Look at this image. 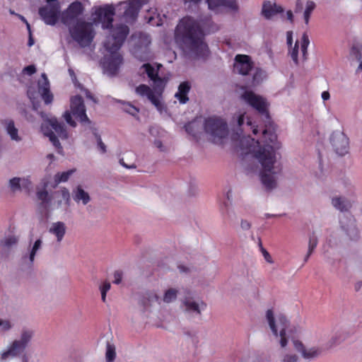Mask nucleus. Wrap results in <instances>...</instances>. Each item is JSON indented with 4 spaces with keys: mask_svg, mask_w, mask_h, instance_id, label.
Wrapping results in <instances>:
<instances>
[{
    "mask_svg": "<svg viewBox=\"0 0 362 362\" xmlns=\"http://www.w3.org/2000/svg\"><path fill=\"white\" fill-rule=\"evenodd\" d=\"M242 99L253 109L264 116L269 127L266 124V128L262 131V142L264 144L260 146L259 141H255L250 136L243 137L240 139V148L245 150V153H252L262 165V170L260 172V179L262 185L267 190H272L276 186V182L274 175V165L276 162V153L274 144L277 136L274 129L272 128L271 118L269 112V104L267 99L261 95L255 94L252 90H245L241 95Z\"/></svg>",
    "mask_w": 362,
    "mask_h": 362,
    "instance_id": "obj_1",
    "label": "nucleus"
},
{
    "mask_svg": "<svg viewBox=\"0 0 362 362\" xmlns=\"http://www.w3.org/2000/svg\"><path fill=\"white\" fill-rule=\"evenodd\" d=\"M204 36L199 23L190 16L182 18L175 31L176 43L183 51L196 57H205L209 54Z\"/></svg>",
    "mask_w": 362,
    "mask_h": 362,
    "instance_id": "obj_2",
    "label": "nucleus"
},
{
    "mask_svg": "<svg viewBox=\"0 0 362 362\" xmlns=\"http://www.w3.org/2000/svg\"><path fill=\"white\" fill-rule=\"evenodd\" d=\"M129 33V27L124 24L117 25L112 30V35L107 37L104 43L105 49L109 52L104 57L102 62L105 72L110 76L117 74L119 66L123 63V57L118 52Z\"/></svg>",
    "mask_w": 362,
    "mask_h": 362,
    "instance_id": "obj_3",
    "label": "nucleus"
},
{
    "mask_svg": "<svg viewBox=\"0 0 362 362\" xmlns=\"http://www.w3.org/2000/svg\"><path fill=\"white\" fill-rule=\"evenodd\" d=\"M70 107L71 112L66 111L64 113V117L67 124L71 127H75L76 126V123L72 119L71 115L83 125H90L91 124V121L86 115L83 99L81 95H76L71 98Z\"/></svg>",
    "mask_w": 362,
    "mask_h": 362,
    "instance_id": "obj_4",
    "label": "nucleus"
},
{
    "mask_svg": "<svg viewBox=\"0 0 362 362\" xmlns=\"http://www.w3.org/2000/svg\"><path fill=\"white\" fill-rule=\"evenodd\" d=\"M204 130L216 144H221V140L226 137L228 133L226 122L216 117H209L205 119Z\"/></svg>",
    "mask_w": 362,
    "mask_h": 362,
    "instance_id": "obj_5",
    "label": "nucleus"
},
{
    "mask_svg": "<svg viewBox=\"0 0 362 362\" xmlns=\"http://www.w3.org/2000/svg\"><path fill=\"white\" fill-rule=\"evenodd\" d=\"M69 33L81 47L88 45L93 39L92 24L84 21H78L69 28Z\"/></svg>",
    "mask_w": 362,
    "mask_h": 362,
    "instance_id": "obj_6",
    "label": "nucleus"
},
{
    "mask_svg": "<svg viewBox=\"0 0 362 362\" xmlns=\"http://www.w3.org/2000/svg\"><path fill=\"white\" fill-rule=\"evenodd\" d=\"M266 317L268 321L270 329L275 337H280V345L282 348L287 345L288 340L286 336V330L288 327L289 322L284 315H279L277 317V325L275 322L274 313L272 309H269L266 313Z\"/></svg>",
    "mask_w": 362,
    "mask_h": 362,
    "instance_id": "obj_7",
    "label": "nucleus"
},
{
    "mask_svg": "<svg viewBox=\"0 0 362 362\" xmlns=\"http://www.w3.org/2000/svg\"><path fill=\"white\" fill-rule=\"evenodd\" d=\"M47 123L52 129H50L47 124H42L41 129L44 135L49 137V141L56 148H62L61 144L52 129L55 131L60 138L66 139L68 136L64 124L62 122H59L56 118L49 119Z\"/></svg>",
    "mask_w": 362,
    "mask_h": 362,
    "instance_id": "obj_8",
    "label": "nucleus"
},
{
    "mask_svg": "<svg viewBox=\"0 0 362 362\" xmlns=\"http://www.w3.org/2000/svg\"><path fill=\"white\" fill-rule=\"evenodd\" d=\"M93 16V23L95 24L101 23L103 29H112L114 16L115 15V8L111 5L100 6L95 9L92 14Z\"/></svg>",
    "mask_w": 362,
    "mask_h": 362,
    "instance_id": "obj_9",
    "label": "nucleus"
},
{
    "mask_svg": "<svg viewBox=\"0 0 362 362\" xmlns=\"http://www.w3.org/2000/svg\"><path fill=\"white\" fill-rule=\"evenodd\" d=\"M38 13L45 24L54 25L61 16L60 5L59 3L47 4L40 7Z\"/></svg>",
    "mask_w": 362,
    "mask_h": 362,
    "instance_id": "obj_10",
    "label": "nucleus"
},
{
    "mask_svg": "<svg viewBox=\"0 0 362 362\" xmlns=\"http://www.w3.org/2000/svg\"><path fill=\"white\" fill-rule=\"evenodd\" d=\"M33 336V333L29 330H24L22 332L20 340H15L8 351L1 354V359L5 360L8 356H16L23 351L26 347Z\"/></svg>",
    "mask_w": 362,
    "mask_h": 362,
    "instance_id": "obj_11",
    "label": "nucleus"
},
{
    "mask_svg": "<svg viewBox=\"0 0 362 362\" xmlns=\"http://www.w3.org/2000/svg\"><path fill=\"white\" fill-rule=\"evenodd\" d=\"M330 142L334 151L339 156H344L349 151V139L343 132L333 133Z\"/></svg>",
    "mask_w": 362,
    "mask_h": 362,
    "instance_id": "obj_12",
    "label": "nucleus"
},
{
    "mask_svg": "<svg viewBox=\"0 0 362 362\" xmlns=\"http://www.w3.org/2000/svg\"><path fill=\"white\" fill-rule=\"evenodd\" d=\"M83 11V4L78 1H74L62 13L61 21L64 25H69L72 21L80 16Z\"/></svg>",
    "mask_w": 362,
    "mask_h": 362,
    "instance_id": "obj_13",
    "label": "nucleus"
},
{
    "mask_svg": "<svg viewBox=\"0 0 362 362\" xmlns=\"http://www.w3.org/2000/svg\"><path fill=\"white\" fill-rule=\"evenodd\" d=\"M254 63L251 57L246 54H237L235 57L234 71L241 75H247L253 69Z\"/></svg>",
    "mask_w": 362,
    "mask_h": 362,
    "instance_id": "obj_14",
    "label": "nucleus"
},
{
    "mask_svg": "<svg viewBox=\"0 0 362 362\" xmlns=\"http://www.w3.org/2000/svg\"><path fill=\"white\" fill-rule=\"evenodd\" d=\"M209 9L216 13H220L223 8H228L230 11H237L238 6L236 0H206Z\"/></svg>",
    "mask_w": 362,
    "mask_h": 362,
    "instance_id": "obj_15",
    "label": "nucleus"
},
{
    "mask_svg": "<svg viewBox=\"0 0 362 362\" xmlns=\"http://www.w3.org/2000/svg\"><path fill=\"white\" fill-rule=\"evenodd\" d=\"M141 7V4L139 0H130L123 14L126 22L129 23L135 21Z\"/></svg>",
    "mask_w": 362,
    "mask_h": 362,
    "instance_id": "obj_16",
    "label": "nucleus"
},
{
    "mask_svg": "<svg viewBox=\"0 0 362 362\" xmlns=\"http://www.w3.org/2000/svg\"><path fill=\"white\" fill-rule=\"evenodd\" d=\"M41 77L43 79V81L42 84L40 82L38 83L39 93H40L45 103L49 105L52 103L53 100V95L49 90V83L47 75L43 73Z\"/></svg>",
    "mask_w": 362,
    "mask_h": 362,
    "instance_id": "obj_17",
    "label": "nucleus"
},
{
    "mask_svg": "<svg viewBox=\"0 0 362 362\" xmlns=\"http://www.w3.org/2000/svg\"><path fill=\"white\" fill-rule=\"evenodd\" d=\"M284 12V8L281 6L277 5L276 4H272L269 1H266L263 3L262 13L263 16L267 19H270L274 15L277 13H281Z\"/></svg>",
    "mask_w": 362,
    "mask_h": 362,
    "instance_id": "obj_18",
    "label": "nucleus"
},
{
    "mask_svg": "<svg viewBox=\"0 0 362 362\" xmlns=\"http://www.w3.org/2000/svg\"><path fill=\"white\" fill-rule=\"evenodd\" d=\"M293 345L296 351L300 352L303 357L306 359L317 357L321 352L319 349L315 347L306 349L303 343L298 340H294Z\"/></svg>",
    "mask_w": 362,
    "mask_h": 362,
    "instance_id": "obj_19",
    "label": "nucleus"
},
{
    "mask_svg": "<svg viewBox=\"0 0 362 362\" xmlns=\"http://www.w3.org/2000/svg\"><path fill=\"white\" fill-rule=\"evenodd\" d=\"M190 90L191 84L189 81H183L179 85L175 97L179 100L180 104H185L189 101L188 93Z\"/></svg>",
    "mask_w": 362,
    "mask_h": 362,
    "instance_id": "obj_20",
    "label": "nucleus"
},
{
    "mask_svg": "<svg viewBox=\"0 0 362 362\" xmlns=\"http://www.w3.org/2000/svg\"><path fill=\"white\" fill-rule=\"evenodd\" d=\"M49 232L57 237L58 242H61L66 233V226L63 222L54 223L49 229Z\"/></svg>",
    "mask_w": 362,
    "mask_h": 362,
    "instance_id": "obj_21",
    "label": "nucleus"
},
{
    "mask_svg": "<svg viewBox=\"0 0 362 362\" xmlns=\"http://www.w3.org/2000/svg\"><path fill=\"white\" fill-rule=\"evenodd\" d=\"M9 184L11 189L13 192L21 189V185H22L23 187L25 188L28 191L31 187V182L29 180L23 179L21 180L18 177H13L11 179Z\"/></svg>",
    "mask_w": 362,
    "mask_h": 362,
    "instance_id": "obj_22",
    "label": "nucleus"
},
{
    "mask_svg": "<svg viewBox=\"0 0 362 362\" xmlns=\"http://www.w3.org/2000/svg\"><path fill=\"white\" fill-rule=\"evenodd\" d=\"M74 199L76 202L82 201L84 205L90 202V196L88 192H85L81 186H78L76 190L74 191Z\"/></svg>",
    "mask_w": 362,
    "mask_h": 362,
    "instance_id": "obj_23",
    "label": "nucleus"
},
{
    "mask_svg": "<svg viewBox=\"0 0 362 362\" xmlns=\"http://www.w3.org/2000/svg\"><path fill=\"white\" fill-rule=\"evenodd\" d=\"M75 172V169H71L66 172L57 173L54 177L53 187H56L59 183L68 181L69 177Z\"/></svg>",
    "mask_w": 362,
    "mask_h": 362,
    "instance_id": "obj_24",
    "label": "nucleus"
},
{
    "mask_svg": "<svg viewBox=\"0 0 362 362\" xmlns=\"http://www.w3.org/2000/svg\"><path fill=\"white\" fill-rule=\"evenodd\" d=\"M332 203L336 209L341 211H348L351 206V204L349 201L341 197L333 198Z\"/></svg>",
    "mask_w": 362,
    "mask_h": 362,
    "instance_id": "obj_25",
    "label": "nucleus"
},
{
    "mask_svg": "<svg viewBox=\"0 0 362 362\" xmlns=\"http://www.w3.org/2000/svg\"><path fill=\"white\" fill-rule=\"evenodd\" d=\"M153 85V88L154 91L158 94H161L165 89L168 82V78H161L159 76L152 80Z\"/></svg>",
    "mask_w": 362,
    "mask_h": 362,
    "instance_id": "obj_26",
    "label": "nucleus"
},
{
    "mask_svg": "<svg viewBox=\"0 0 362 362\" xmlns=\"http://www.w3.org/2000/svg\"><path fill=\"white\" fill-rule=\"evenodd\" d=\"M159 299L160 298L156 293L148 291L146 292L143 296L141 303L145 308H146L151 305V304L154 302H158Z\"/></svg>",
    "mask_w": 362,
    "mask_h": 362,
    "instance_id": "obj_27",
    "label": "nucleus"
},
{
    "mask_svg": "<svg viewBox=\"0 0 362 362\" xmlns=\"http://www.w3.org/2000/svg\"><path fill=\"white\" fill-rule=\"evenodd\" d=\"M37 197L41 202L40 206L47 209L51 202V197L48 192L44 189L37 192Z\"/></svg>",
    "mask_w": 362,
    "mask_h": 362,
    "instance_id": "obj_28",
    "label": "nucleus"
},
{
    "mask_svg": "<svg viewBox=\"0 0 362 362\" xmlns=\"http://www.w3.org/2000/svg\"><path fill=\"white\" fill-rule=\"evenodd\" d=\"M18 237L14 235H8L0 241V245L4 248H10L18 243Z\"/></svg>",
    "mask_w": 362,
    "mask_h": 362,
    "instance_id": "obj_29",
    "label": "nucleus"
},
{
    "mask_svg": "<svg viewBox=\"0 0 362 362\" xmlns=\"http://www.w3.org/2000/svg\"><path fill=\"white\" fill-rule=\"evenodd\" d=\"M184 304L186 307L187 310L194 311L199 314L200 313V309L204 310L206 307V303H204V302H202L201 304L199 305L196 302L190 301L187 299H186L184 301Z\"/></svg>",
    "mask_w": 362,
    "mask_h": 362,
    "instance_id": "obj_30",
    "label": "nucleus"
},
{
    "mask_svg": "<svg viewBox=\"0 0 362 362\" xmlns=\"http://www.w3.org/2000/svg\"><path fill=\"white\" fill-rule=\"evenodd\" d=\"M6 131H7V133L11 136L12 140H15L16 141H18L21 140V138L18 136V131L16 128L13 120L6 121Z\"/></svg>",
    "mask_w": 362,
    "mask_h": 362,
    "instance_id": "obj_31",
    "label": "nucleus"
},
{
    "mask_svg": "<svg viewBox=\"0 0 362 362\" xmlns=\"http://www.w3.org/2000/svg\"><path fill=\"white\" fill-rule=\"evenodd\" d=\"M317 243H318L317 238L315 235V233H313L312 235H310V238H309L308 251L306 256L305 257V259H304L305 262H307L310 256L312 255L314 250L317 247Z\"/></svg>",
    "mask_w": 362,
    "mask_h": 362,
    "instance_id": "obj_32",
    "label": "nucleus"
},
{
    "mask_svg": "<svg viewBox=\"0 0 362 362\" xmlns=\"http://www.w3.org/2000/svg\"><path fill=\"white\" fill-rule=\"evenodd\" d=\"M315 8V4L313 1H308L304 11V21L305 24H308L310 15Z\"/></svg>",
    "mask_w": 362,
    "mask_h": 362,
    "instance_id": "obj_33",
    "label": "nucleus"
},
{
    "mask_svg": "<svg viewBox=\"0 0 362 362\" xmlns=\"http://www.w3.org/2000/svg\"><path fill=\"white\" fill-rule=\"evenodd\" d=\"M310 44L308 35L306 33H303L301 37L300 42V49L303 54V57L306 59L308 54V47Z\"/></svg>",
    "mask_w": 362,
    "mask_h": 362,
    "instance_id": "obj_34",
    "label": "nucleus"
},
{
    "mask_svg": "<svg viewBox=\"0 0 362 362\" xmlns=\"http://www.w3.org/2000/svg\"><path fill=\"white\" fill-rule=\"evenodd\" d=\"M177 291L175 288H170L165 291L163 300L165 303H169L176 299Z\"/></svg>",
    "mask_w": 362,
    "mask_h": 362,
    "instance_id": "obj_35",
    "label": "nucleus"
},
{
    "mask_svg": "<svg viewBox=\"0 0 362 362\" xmlns=\"http://www.w3.org/2000/svg\"><path fill=\"white\" fill-rule=\"evenodd\" d=\"M141 68L144 69L148 77L151 81L158 76V71L148 63L143 64Z\"/></svg>",
    "mask_w": 362,
    "mask_h": 362,
    "instance_id": "obj_36",
    "label": "nucleus"
},
{
    "mask_svg": "<svg viewBox=\"0 0 362 362\" xmlns=\"http://www.w3.org/2000/svg\"><path fill=\"white\" fill-rule=\"evenodd\" d=\"M153 90L147 85L141 84L136 88V92L141 96H148Z\"/></svg>",
    "mask_w": 362,
    "mask_h": 362,
    "instance_id": "obj_37",
    "label": "nucleus"
},
{
    "mask_svg": "<svg viewBox=\"0 0 362 362\" xmlns=\"http://www.w3.org/2000/svg\"><path fill=\"white\" fill-rule=\"evenodd\" d=\"M116 353L114 346L107 344L106 351V360L108 362H112L115 359Z\"/></svg>",
    "mask_w": 362,
    "mask_h": 362,
    "instance_id": "obj_38",
    "label": "nucleus"
},
{
    "mask_svg": "<svg viewBox=\"0 0 362 362\" xmlns=\"http://www.w3.org/2000/svg\"><path fill=\"white\" fill-rule=\"evenodd\" d=\"M41 245H42V240L40 239H37L35 242V243L32 247V250L30 251V253L29 259L31 262H33L34 261L35 254H36L37 251L41 247Z\"/></svg>",
    "mask_w": 362,
    "mask_h": 362,
    "instance_id": "obj_39",
    "label": "nucleus"
},
{
    "mask_svg": "<svg viewBox=\"0 0 362 362\" xmlns=\"http://www.w3.org/2000/svg\"><path fill=\"white\" fill-rule=\"evenodd\" d=\"M123 110L132 116H136L139 112V109L130 103H124Z\"/></svg>",
    "mask_w": 362,
    "mask_h": 362,
    "instance_id": "obj_40",
    "label": "nucleus"
},
{
    "mask_svg": "<svg viewBox=\"0 0 362 362\" xmlns=\"http://www.w3.org/2000/svg\"><path fill=\"white\" fill-rule=\"evenodd\" d=\"M110 283L108 281L103 282V284L100 287L101 292V299L104 303L106 301V293L110 289Z\"/></svg>",
    "mask_w": 362,
    "mask_h": 362,
    "instance_id": "obj_41",
    "label": "nucleus"
},
{
    "mask_svg": "<svg viewBox=\"0 0 362 362\" xmlns=\"http://www.w3.org/2000/svg\"><path fill=\"white\" fill-rule=\"evenodd\" d=\"M185 128L186 132L189 134L192 135L194 138L197 137V134L195 131L197 129V124L195 122H189V123L187 124L185 126Z\"/></svg>",
    "mask_w": 362,
    "mask_h": 362,
    "instance_id": "obj_42",
    "label": "nucleus"
},
{
    "mask_svg": "<svg viewBox=\"0 0 362 362\" xmlns=\"http://www.w3.org/2000/svg\"><path fill=\"white\" fill-rule=\"evenodd\" d=\"M60 192H61L62 199L65 202V204H66L67 206H69L70 205V202H71L70 193H69V189H66V187H63L61 189Z\"/></svg>",
    "mask_w": 362,
    "mask_h": 362,
    "instance_id": "obj_43",
    "label": "nucleus"
},
{
    "mask_svg": "<svg viewBox=\"0 0 362 362\" xmlns=\"http://www.w3.org/2000/svg\"><path fill=\"white\" fill-rule=\"evenodd\" d=\"M291 57L297 65L298 64V42H296L294 47L290 52Z\"/></svg>",
    "mask_w": 362,
    "mask_h": 362,
    "instance_id": "obj_44",
    "label": "nucleus"
},
{
    "mask_svg": "<svg viewBox=\"0 0 362 362\" xmlns=\"http://www.w3.org/2000/svg\"><path fill=\"white\" fill-rule=\"evenodd\" d=\"M93 134H94V135H95V138L97 139L98 146L100 152L102 153H105L106 152V146H105V144L103 142L100 136L96 132H94Z\"/></svg>",
    "mask_w": 362,
    "mask_h": 362,
    "instance_id": "obj_45",
    "label": "nucleus"
},
{
    "mask_svg": "<svg viewBox=\"0 0 362 362\" xmlns=\"http://www.w3.org/2000/svg\"><path fill=\"white\" fill-rule=\"evenodd\" d=\"M148 99L158 108L160 106V103L158 98L155 95L154 93L152 91L150 95L148 96Z\"/></svg>",
    "mask_w": 362,
    "mask_h": 362,
    "instance_id": "obj_46",
    "label": "nucleus"
},
{
    "mask_svg": "<svg viewBox=\"0 0 362 362\" xmlns=\"http://www.w3.org/2000/svg\"><path fill=\"white\" fill-rule=\"evenodd\" d=\"M23 73L27 74L29 76H31L36 72V68L35 65H28L23 69Z\"/></svg>",
    "mask_w": 362,
    "mask_h": 362,
    "instance_id": "obj_47",
    "label": "nucleus"
},
{
    "mask_svg": "<svg viewBox=\"0 0 362 362\" xmlns=\"http://www.w3.org/2000/svg\"><path fill=\"white\" fill-rule=\"evenodd\" d=\"M114 279L113 283L116 284H120L122 279V272L121 271H115L114 273Z\"/></svg>",
    "mask_w": 362,
    "mask_h": 362,
    "instance_id": "obj_48",
    "label": "nucleus"
},
{
    "mask_svg": "<svg viewBox=\"0 0 362 362\" xmlns=\"http://www.w3.org/2000/svg\"><path fill=\"white\" fill-rule=\"evenodd\" d=\"M284 362H297L298 356L295 354H287L284 356Z\"/></svg>",
    "mask_w": 362,
    "mask_h": 362,
    "instance_id": "obj_49",
    "label": "nucleus"
},
{
    "mask_svg": "<svg viewBox=\"0 0 362 362\" xmlns=\"http://www.w3.org/2000/svg\"><path fill=\"white\" fill-rule=\"evenodd\" d=\"M0 327H2V329L4 331L8 330L11 327V325L9 321L8 320H0Z\"/></svg>",
    "mask_w": 362,
    "mask_h": 362,
    "instance_id": "obj_50",
    "label": "nucleus"
},
{
    "mask_svg": "<svg viewBox=\"0 0 362 362\" xmlns=\"http://www.w3.org/2000/svg\"><path fill=\"white\" fill-rule=\"evenodd\" d=\"M261 250L262 252L263 256L265 259V260L269 263L272 262V259L269 253L261 246Z\"/></svg>",
    "mask_w": 362,
    "mask_h": 362,
    "instance_id": "obj_51",
    "label": "nucleus"
},
{
    "mask_svg": "<svg viewBox=\"0 0 362 362\" xmlns=\"http://www.w3.org/2000/svg\"><path fill=\"white\" fill-rule=\"evenodd\" d=\"M202 0H182L184 4L185 5H193V6H197L199 5Z\"/></svg>",
    "mask_w": 362,
    "mask_h": 362,
    "instance_id": "obj_52",
    "label": "nucleus"
},
{
    "mask_svg": "<svg viewBox=\"0 0 362 362\" xmlns=\"http://www.w3.org/2000/svg\"><path fill=\"white\" fill-rule=\"evenodd\" d=\"M241 228L244 230H248L250 228V223L245 220L241 221Z\"/></svg>",
    "mask_w": 362,
    "mask_h": 362,
    "instance_id": "obj_53",
    "label": "nucleus"
},
{
    "mask_svg": "<svg viewBox=\"0 0 362 362\" xmlns=\"http://www.w3.org/2000/svg\"><path fill=\"white\" fill-rule=\"evenodd\" d=\"M119 163H120L122 166H124V168H129V169H130V168H136V165H135L134 164H132V165H128V164L125 163H124V159H123V158H121V159L119 160Z\"/></svg>",
    "mask_w": 362,
    "mask_h": 362,
    "instance_id": "obj_54",
    "label": "nucleus"
},
{
    "mask_svg": "<svg viewBox=\"0 0 362 362\" xmlns=\"http://www.w3.org/2000/svg\"><path fill=\"white\" fill-rule=\"evenodd\" d=\"M245 117L244 114L239 115V117L238 118V126L241 127L244 124Z\"/></svg>",
    "mask_w": 362,
    "mask_h": 362,
    "instance_id": "obj_55",
    "label": "nucleus"
},
{
    "mask_svg": "<svg viewBox=\"0 0 362 362\" xmlns=\"http://www.w3.org/2000/svg\"><path fill=\"white\" fill-rule=\"evenodd\" d=\"M286 16H287V19L291 22V23H293V12L289 10L286 12Z\"/></svg>",
    "mask_w": 362,
    "mask_h": 362,
    "instance_id": "obj_56",
    "label": "nucleus"
},
{
    "mask_svg": "<svg viewBox=\"0 0 362 362\" xmlns=\"http://www.w3.org/2000/svg\"><path fill=\"white\" fill-rule=\"evenodd\" d=\"M330 98L329 93L328 91H323L322 93V98L323 100H327Z\"/></svg>",
    "mask_w": 362,
    "mask_h": 362,
    "instance_id": "obj_57",
    "label": "nucleus"
},
{
    "mask_svg": "<svg viewBox=\"0 0 362 362\" xmlns=\"http://www.w3.org/2000/svg\"><path fill=\"white\" fill-rule=\"evenodd\" d=\"M287 42L290 45H291V44H292V33L291 32L287 33Z\"/></svg>",
    "mask_w": 362,
    "mask_h": 362,
    "instance_id": "obj_58",
    "label": "nucleus"
},
{
    "mask_svg": "<svg viewBox=\"0 0 362 362\" xmlns=\"http://www.w3.org/2000/svg\"><path fill=\"white\" fill-rule=\"evenodd\" d=\"M34 44L33 38L32 37V34H30L29 40H28V46L31 47Z\"/></svg>",
    "mask_w": 362,
    "mask_h": 362,
    "instance_id": "obj_59",
    "label": "nucleus"
},
{
    "mask_svg": "<svg viewBox=\"0 0 362 362\" xmlns=\"http://www.w3.org/2000/svg\"><path fill=\"white\" fill-rule=\"evenodd\" d=\"M178 267H179L180 272H185L187 270V269L186 267H185L184 266H179Z\"/></svg>",
    "mask_w": 362,
    "mask_h": 362,
    "instance_id": "obj_60",
    "label": "nucleus"
},
{
    "mask_svg": "<svg viewBox=\"0 0 362 362\" xmlns=\"http://www.w3.org/2000/svg\"><path fill=\"white\" fill-rule=\"evenodd\" d=\"M23 23H25L27 21V20L25 19V18L20 14H18L17 16Z\"/></svg>",
    "mask_w": 362,
    "mask_h": 362,
    "instance_id": "obj_61",
    "label": "nucleus"
},
{
    "mask_svg": "<svg viewBox=\"0 0 362 362\" xmlns=\"http://www.w3.org/2000/svg\"><path fill=\"white\" fill-rule=\"evenodd\" d=\"M25 23L26 27L29 31V34H31L30 25L28 21H26Z\"/></svg>",
    "mask_w": 362,
    "mask_h": 362,
    "instance_id": "obj_62",
    "label": "nucleus"
},
{
    "mask_svg": "<svg viewBox=\"0 0 362 362\" xmlns=\"http://www.w3.org/2000/svg\"><path fill=\"white\" fill-rule=\"evenodd\" d=\"M252 132H253L254 134H257V132H258L257 127H253Z\"/></svg>",
    "mask_w": 362,
    "mask_h": 362,
    "instance_id": "obj_63",
    "label": "nucleus"
},
{
    "mask_svg": "<svg viewBox=\"0 0 362 362\" xmlns=\"http://www.w3.org/2000/svg\"><path fill=\"white\" fill-rule=\"evenodd\" d=\"M358 71H362V62L359 64Z\"/></svg>",
    "mask_w": 362,
    "mask_h": 362,
    "instance_id": "obj_64",
    "label": "nucleus"
}]
</instances>
